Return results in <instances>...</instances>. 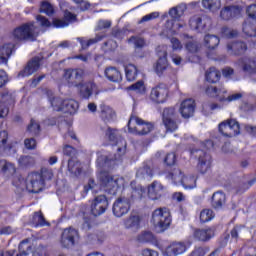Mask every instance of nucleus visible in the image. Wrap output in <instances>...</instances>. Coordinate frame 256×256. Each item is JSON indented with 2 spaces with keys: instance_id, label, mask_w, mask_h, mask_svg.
<instances>
[{
  "instance_id": "obj_1",
  "label": "nucleus",
  "mask_w": 256,
  "mask_h": 256,
  "mask_svg": "<svg viewBox=\"0 0 256 256\" xmlns=\"http://www.w3.org/2000/svg\"><path fill=\"white\" fill-rule=\"evenodd\" d=\"M83 75H85L83 69L68 68L64 70L63 77L73 87H79L80 95L83 99H89L93 95V91H95L97 85L94 82L81 83L83 81Z\"/></svg>"
},
{
  "instance_id": "obj_2",
  "label": "nucleus",
  "mask_w": 256,
  "mask_h": 256,
  "mask_svg": "<svg viewBox=\"0 0 256 256\" xmlns=\"http://www.w3.org/2000/svg\"><path fill=\"white\" fill-rule=\"evenodd\" d=\"M100 186L95 183L93 178L88 180V185L84 187L85 191H92L94 195L99 193V189H104L106 193H115L119 189V179L113 177L109 172H101L99 176Z\"/></svg>"
},
{
  "instance_id": "obj_3",
  "label": "nucleus",
  "mask_w": 256,
  "mask_h": 256,
  "mask_svg": "<svg viewBox=\"0 0 256 256\" xmlns=\"http://www.w3.org/2000/svg\"><path fill=\"white\" fill-rule=\"evenodd\" d=\"M12 185L14 187H21V185H26V187H30L31 193H39L41 189L45 186L43 184V179L41 178L40 172H31L27 175L26 179L23 178L22 175L13 177Z\"/></svg>"
},
{
  "instance_id": "obj_4",
  "label": "nucleus",
  "mask_w": 256,
  "mask_h": 256,
  "mask_svg": "<svg viewBox=\"0 0 256 256\" xmlns=\"http://www.w3.org/2000/svg\"><path fill=\"white\" fill-rule=\"evenodd\" d=\"M172 221L171 212L167 208H157L152 213L151 223L158 233H165Z\"/></svg>"
},
{
  "instance_id": "obj_5",
  "label": "nucleus",
  "mask_w": 256,
  "mask_h": 256,
  "mask_svg": "<svg viewBox=\"0 0 256 256\" xmlns=\"http://www.w3.org/2000/svg\"><path fill=\"white\" fill-rule=\"evenodd\" d=\"M127 127L129 133H134L135 135H149V133L155 129V123L147 122L139 118L135 113H132Z\"/></svg>"
},
{
  "instance_id": "obj_6",
  "label": "nucleus",
  "mask_w": 256,
  "mask_h": 256,
  "mask_svg": "<svg viewBox=\"0 0 256 256\" xmlns=\"http://www.w3.org/2000/svg\"><path fill=\"white\" fill-rule=\"evenodd\" d=\"M189 153L193 159L198 160L197 169L199 173L202 175L209 173V170L213 167V157L211 154L205 152L203 149L193 147L189 149Z\"/></svg>"
},
{
  "instance_id": "obj_7",
  "label": "nucleus",
  "mask_w": 256,
  "mask_h": 256,
  "mask_svg": "<svg viewBox=\"0 0 256 256\" xmlns=\"http://www.w3.org/2000/svg\"><path fill=\"white\" fill-rule=\"evenodd\" d=\"M167 179L175 185H183L185 189H193L195 187V176H185L179 168H173L170 171L164 172Z\"/></svg>"
},
{
  "instance_id": "obj_8",
  "label": "nucleus",
  "mask_w": 256,
  "mask_h": 256,
  "mask_svg": "<svg viewBox=\"0 0 256 256\" xmlns=\"http://www.w3.org/2000/svg\"><path fill=\"white\" fill-rule=\"evenodd\" d=\"M50 103L53 111H62V113H68L69 115H75L79 109V102L73 99L63 100L59 97H53L50 99Z\"/></svg>"
},
{
  "instance_id": "obj_9",
  "label": "nucleus",
  "mask_w": 256,
  "mask_h": 256,
  "mask_svg": "<svg viewBox=\"0 0 256 256\" xmlns=\"http://www.w3.org/2000/svg\"><path fill=\"white\" fill-rule=\"evenodd\" d=\"M169 85L161 82L152 87L149 94V100L155 105H163L169 101Z\"/></svg>"
},
{
  "instance_id": "obj_10",
  "label": "nucleus",
  "mask_w": 256,
  "mask_h": 256,
  "mask_svg": "<svg viewBox=\"0 0 256 256\" xmlns=\"http://www.w3.org/2000/svg\"><path fill=\"white\" fill-rule=\"evenodd\" d=\"M177 121H179V114L175 107L164 108L162 113V123L166 131H169L170 133L177 131V129H179Z\"/></svg>"
},
{
  "instance_id": "obj_11",
  "label": "nucleus",
  "mask_w": 256,
  "mask_h": 256,
  "mask_svg": "<svg viewBox=\"0 0 256 256\" xmlns=\"http://www.w3.org/2000/svg\"><path fill=\"white\" fill-rule=\"evenodd\" d=\"M218 131L223 137H237L241 133V126L235 119H228L218 125Z\"/></svg>"
},
{
  "instance_id": "obj_12",
  "label": "nucleus",
  "mask_w": 256,
  "mask_h": 256,
  "mask_svg": "<svg viewBox=\"0 0 256 256\" xmlns=\"http://www.w3.org/2000/svg\"><path fill=\"white\" fill-rule=\"evenodd\" d=\"M217 228L215 226H208L206 228H194L193 230V239L199 241L200 243H209L213 237Z\"/></svg>"
},
{
  "instance_id": "obj_13",
  "label": "nucleus",
  "mask_w": 256,
  "mask_h": 256,
  "mask_svg": "<svg viewBox=\"0 0 256 256\" xmlns=\"http://www.w3.org/2000/svg\"><path fill=\"white\" fill-rule=\"evenodd\" d=\"M77 239H79V230L73 227H68L63 230L60 243L62 247L69 249L75 246V241H77Z\"/></svg>"
},
{
  "instance_id": "obj_14",
  "label": "nucleus",
  "mask_w": 256,
  "mask_h": 256,
  "mask_svg": "<svg viewBox=\"0 0 256 256\" xmlns=\"http://www.w3.org/2000/svg\"><path fill=\"white\" fill-rule=\"evenodd\" d=\"M109 208V199L105 195L96 196L91 203V213L94 217H99L103 215Z\"/></svg>"
},
{
  "instance_id": "obj_15",
  "label": "nucleus",
  "mask_w": 256,
  "mask_h": 256,
  "mask_svg": "<svg viewBox=\"0 0 256 256\" xmlns=\"http://www.w3.org/2000/svg\"><path fill=\"white\" fill-rule=\"evenodd\" d=\"M43 57L34 56L32 57L25 67L18 73V77H31L34 73H37L41 69V63Z\"/></svg>"
},
{
  "instance_id": "obj_16",
  "label": "nucleus",
  "mask_w": 256,
  "mask_h": 256,
  "mask_svg": "<svg viewBox=\"0 0 256 256\" xmlns=\"http://www.w3.org/2000/svg\"><path fill=\"white\" fill-rule=\"evenodd\" d=\"M33 23H25L20 27L14 29L13 36L19 41H27V39H34L35 34L33 33Z\"/></svg>"
},
{
  "instance_id": "obj_17",
  "label": "nucleus",
  "mask_w": 256,
  "mask_h": 256,
  "mask_svg": "<svg viewBox=\"0 0 256 256\" xmlns=\"http://www.w3.org/2000/svg\"><path fill=\"white\" fill-rule=\"evenodd\" d=\"M106 137L112 145H116L118 153H125L127 151V141L125 138H117V129L108 127L105 132Z\"/></svg>"
},
{
  "instance_id": "obj_18",
  "label": "nucleus",
  "mask_w": 256,
  "mask_h": 256,
  "mask_svg": "<svg viewBox=\"0 0 256 256\" xmlns=\"http://www.w3.org/2000/svg\"><path fill=\"white\" fill-rule=\"evenodd\" d=\"M131 209V200L129 198H118L112 206V213L115 217H123Z\"/></svg>"
},
{
  "instance_id": "obj_19",
  "label": "nucleus",
  "mask_w": 256,
  "mask_h": 256,
  "mask_svg": "<svg viewBox=\"0 0 256 256\" xmlns=\"http://www.w3.org/2000/svg\"><path fill=\"white\" fill-rule=\"evenodd\" d=\"M241 11H243V7L239 5L224 6L220 10V19H222V21H231L235 19V17H239Z\"/></svg>"
},
{
  "instance_id": "obj_20",
  "label": "nucleus",
  "mask_w": 256,
  "mask_h": 256,
  "mask_svg": "<svg viewBox=\"0 0 256 256\" xmlns=\"http://www.w3.org/2000/svg\"><path fill=\"white\" fill-rule=\"evenodd\" d=\"M197 104H195V100L188 98L181 102L179 113L183 117V119H190L195 115V109Z\"/></svg>"
},
{
  "instance_id": "obj_21",
  "label": "nucleus",
  "mask_w": 256,
  "mask_h": 256,
  "mask_svg": "<svg viewBox=\"0 0 256 256\" xmlns=\"http://www.w3.org/2000/svg\"><path fill=\"white\" fill-rule=\"evenodd\" d=\"M185 251H187V245L184 242H173L164 249L163 253L166 256H177L183 255Z\"/></svg>"
},
{
  "instance_id": "obj_22",
  "label": "nucleus",
  "mask_w": 256,
  "mask_h": 256,
  "mask_svg": "<svg viewBox=\"0 0 256 256\" xmlns=\"http://www.w3.org/2000/svg\"><path fill=\"white\" fill-rule=\"evenodd\" d=\"M165 187L161 182L155 180L150 186H148V197L152 201H157L160 197H163Z\"/></svg>"
},
{
  "instance_id": "obj_23",
  "label": "nucleus",
  "mask_w": 256,
  "mask_h": 256,
  "mask_svg": "<svg viewBox=\"0 0 256 256\" xmlns=\"http://www.w3.org/2000/svg\"><path fill=\"white\" fill-rule=\"evenodd\" d=\"M247 43L243 41H236L227 44V50L231 51L232 55H235L236 57H241V55H245L247 53Z\"/></svg>"
},
{
  "instance_id": "obj_24",
  "label": "nucleus",
  "mask_w": 256,
  "mask_h": 256,
  "mask_svg": "<svg viewBox=\"0 0 256 256\" xmlns=\"http://www.w3.org/2000/svg\"><path fill=\"white\" fill-rule=\"evenodd\" d=\"M153 162L149 161L144 163L143 167L139 168L136 172L137 179H153V175H155V170L153 169Z\"/></svg>"
},
{
  "instance_id": "obj_25",
  "label": "nucleus",
  "mask_w": 256,
  "mask_h": 256,
  "mask_svg": "<svg viewBox=\"0 0 256 256\" xmlns=\"http://www.w3.org/2000/svg\"><path fill=\"white\" fill-rule=\"evenodd\" d=\"M159 55V59L156 62L155 73L158 77H163L165 75V71L169 69V62L167 61V51L162 52V55Z\"/></svg>"
},
{
  "instance_id": "obj_26",
  "label": "nucleus",
  "mask_w": 256,
  "mask_h": 256,
  "mask_svg": "<svg viewBox=\"0 0 256 256\" xmlns=\"http://www.w3.org/2000/svg\"><path fill=\"white\" fill-rule=\"evenodd\" d=\"M67 169L74 177H81L83 175V164L79 159H68Z\"/></svg>"
},
{
  "instance_id": "obj_27",
  "label": "nucleus",
  "mask_w": 256,
  "mask_h": 256,
  "mask_svg": "<svg viewBox=\"0 0 256 256\" xmlns=\"http://www.w3.org/2000/svg\"><path fill=\"white\" fill-rule=\"evenodd\" d=\"M104 75L108 81H111L112 83H121L123 81L121 71L113 66L107 67L104 71Z\"/></svg>"
},
{
  "instance_id": "obj_28",
  "label": "nucleus",
  "mask_w": 256,
  "mask_h": 256,
  "mask_svg": "<svg viewBox=\"0 0 256 256\" xmlns=\"http://www.w3.org/2000/svg\"><path fill=\"white\" fill-rule=\"evenodd\" d=\"M238 65L242 68L244 73H255L256 71V60L243 57L238 60Z\"/></svg>"
},
{
  "instance_id": "obj_29",
  "label": "nucleus",
  "mask_w": 256,
  "mask_h": 256,
  "mask_svg": "<svg viewBox=\"0 0 256 256\" xmlns=\"http://www.w3.org/2000/svg\"><path fill=\"white\" fill-rule=\"evenodd\" d=\"M126 81L130 83L137 81L139 75H141V70L134 64H127L124 68Z\"/></svg>"
},
{
  "instance_id": "obj_30",
  "label": "nucleus",
  "mask_w": 256,
  "mask_h": 256,
  "mask_svg": "<svg viewBox=\"0 0 256 256\" xmlns=\"http://www.w3.org/2000/svg\"><path fill=\"white\" fill-rule=\"evenodd\" d=\"M205 79L207 83H219V81H221V71L217 70L216 67L212 66L206 70Z\"/></svg>"
},
{
  "instance_id": "obj_31",
  "label": "nucleus",
  "mask_w": 256,
  "mask_h": 256,
  "mask_svg": "<svg viewBox=\"0 0 256 256\" xmlns=\"http://www.w3.org/2000/svg\"><path fill=\"white\" fill-rule=\"evenodd\" d=\"M225 201H227V196L224 194V192L217 191L212 195L211 205L213 209H222Z\"/></svg>"
},
{
  "instance_id": "obj_32",
  "label": "nucleus",
  "mask_w": 256,
  "mask_h": 256,
  "mask_svg": "<svg viewBox=\"0 0 256 256\" xmlns=\"http://www.w3.org/2000/svg\"><path fill=\"white\" fill-rule=\"evenodd\" d=\"M1 173L6 175V177H14L15 173H17V168L15 164L3 159L0 160Z\"/></svg>"
},
{
  "instance_id": "obj_33",
  "label": "nucleus",
  "mask_w": 256,
  "mask_h": 256,
  "mask_svg": "<svg viewBox=\"0 0 256 256\" xmlns=\"http://www.w3.org/2000/svg\"><path fill=\"white\" fill-rule=\"evenodd\" d=\"M32 225L34 227H49L51 223H49L46 219L45 216L43 215V212L38 211L34 212L32 216Z\"/></svg>"
},
{
  "instance_id": "obj_34",
  "label": "nucleus",
  "mask_w": 256,
  "mask_h": 256,
  "mask_svg": "<svg viewBox=\"0 0 256 256\" xmlns=\"http://www.w3.org/2000/svg\"><path fill=\"white\" fill-rule=\"evenodd\" d=\"M219 43H221V39L217 35L207 34L204 37V45L207 49H210V51L217 49V47H219Z\"/></svg>"
},
{
  "instance_id": "obj_35",
  "label": "nucleus",
  "mask_w": 256,
  "mask_h": 256,
  "mask_svg": "<svg viewBox=\"0 0 256 256\" xmlns=\"http://www.w3.org/2000/svg\"><path fill=\"white\" fill-rule=\"evenodd\" d=\"M99 114L102 121H104V123H107L111 121V119H113V115H114L113 108L108 105L101 104Z\"/></svg>"
},
{
  "instance_id": "obj_36",
  "label": "nucleus",
  "mask_w": 256,
  "mask_h": 256,
  "mask_svg": "<svg viewBox=\"0 0 256 256\" xmlns=\"http://www.w3.org/2000/svg\"><path fill=\"white\" fill-rule=\"evenodd\" d=\"M105 39V35H96L95 38H91L89 40H85L84 38H78L81 48L83 50L89 49L91 45H95V43H99V41H103Z\"/></svg>"
},
{
  "instance_id": "obj_37",
  "label": "nucleus",
  "mask_w": 256,
  "mask_h": 256,
  "mask_svg": "<svg viewBox=\"0 0 256 256\" xmlns=\"http://www.w3.org/2000/svg\"><path fill=\"white\" fill-rule=\"evenodd\" d=\"M242 31L246 37H256V25L255 23L251 22L248 18L242 26Z\"/></svg>"
},
{
  "instance_id": "obj_38",
  "label": "nucleus",
  "mask_w": 256,
  "mask_h": 256,
  "mask_svg": "<svg viewBox=\"0 0 256 256\" xmlns=\"http://www.w3.org/2000/svg\"><path fill=\"white\" fill-rule=\"evenodd\" d=\"M12 53H13V46L10 43L4 44L3 46L0 47V61L2 63H7Z\"/></svg>"
},
{
  "instance_id": "obj_39",
  "label": "nucleus",
  "mask_w": 256,
  "mask_h": 256,
  "mask_svg": "<svg viewBox=\"0 0 256 256\" xmlns=\"http://www.w3.org/2000/svg\"><path fill=\"white\" fill-rule=\"evenodd\" d=\"M39 13H44L47 17L55 15V7L49 1L44 0L40 3Z\"/></svg>"
},
{
  "instance_id": "obj_40",
  "label": "nucleus",
  "mask_w": 256,
  "mask_h": 256,
  "mask_svg": "<svg viewBox=\"0 0 256 256\" xmlns=\"http://www.w3.org/2000/svg\"><path fill=\"white\" fill-rule=\"evenodd\" d=\"M62 153L64 157H68L69 159H77L79 157V150L77 148L69 145V144H64L62 147Z\"/></svg>"
},
{
  "instance_id": "obj_41",
  "label": "nucleus",
  "mask_w": 256,
  "mask_h": 256,
  "mask_svg": "<svg viewBox=\"0 0 256 256\" xmlns=\"http://www.w3.org/2000/svg\"><path fill=\"white\" fill-rule=\"evenodd\" d=\"M200 223H209V221H213L215 219V212L212 209L205 208L200 212Z\"/></svg>"
},
{
  "instance_id": "obj_42",
  "label": "nucleus",
  "mask_w": 256,
  "mask_h": 256,
  "mask_svg": "<svg viewBox=\"0 0 256 256\" xmlns=\"http://www.w3.org/2000/svg\"><path fill=\"white\" fill-rule=\"evenodd\" d=\"M202 6L208 11H217L221 7V1L219 0H202Z\"/></svg>"
},
{
  "instance_id": "obj_43",
  "label": "nucleus",
  "mask_w": 256,
  "mask_h": 256,
  "mask_svg": "<svg viewBox=\"0 0 256 256\" xmlns=\"http://www.w3.org/2000/svg\"><path fill=\"white\" fill-rule=\"evenodd\" d=\"M125 225L127 229H139L141 225V217L130 216L126 221Z\"/></svg>"
},
{
  "instance_id": "obj_44",
  "label": "nucleus",
  "mask_w": 256,
  "mask_h": 256,
  "mask_svg": "<svg viewBox=\"0 0 256 256\" xmlns=\"http://www.w3.org/2000/svg\"><path fill=\"white\" fill-rule=\"evenodd\" d=\"M28 133H31L33 137H39L41 135V125L35 122L34 119L30 120V124L27 127Z\"/></svg>"
},
{
  "instance_id": "obj_45",
  "label": "nucleus",
  "mask_w": 256,
  "mask_h": 256,
  "mask_svg": "<svg viewBox=\"0 0 256 256\" xmlns=\"http://www.w3.org/2000/svg\"><path fill=\"white\" fill-rule=\"evenodd\" d=\"M140 243H157V238L151 232H144L138 236Z\"/></svg>"
},
{
  "instance_id": "obj_46",
  "label": "nucleus",
  "mask_w": 256,
  "mask_h": 256,
  "mask_svg": "<svg viewBox=\"0 0 256 256\" xmlns=\"http://www.w3.org/2000/svg\"><path fill=\"white\" fill-rule=\"evenodd\" d=\"M189 26L192 31H201L203 29V18L193 17L189 20Z\"/></svg>"
},
{
  "instance_id": "obj_47",
  "label": "nucleus",
  "mask_w": 256,
  "mask_h": 256,
  "mask_svg": "<svg viewBox=\"0 0 256 256\" xmlns=\"http://www.w3.org/2000/svg\"><path fill=\"white\" fill-rule=\"evenodd\" d=\"M117 47H119L117 41L110 39L104 42L102 49H104L105 53H113V51H115Z\"/></svg>"
},
{
  "instance_id": "obj_48",
  "label": "nucleus",
  "mask_w": 256,
  "mask_h": 256,
  "mask_svg": "<svg viewBox=\"0 0 256 256\" xmlns=\"http://www.w3.org/2000/svg\"><path fill=\"white\" fill-rule=\"evenodd\" d=\"M41 179L45 185V181H51L53 179V169L43 167L40 170Z\"/></svg>"
},
{
  "instance_id": "obj_49",
  "label": "nucleus",
  "mask_w": 256,
  "mask_h": 256,
  "mask_svg": "<svg viewBox=\"0 0 256 256\" xmlns=\"http://www.w3.org/2000/svg\"><path fill=\"white\" fill-rule=\"evenodd\" d=\"M184 13L185 11L181 7H173L169 10V15L174 21H179Z\"/></svg>"
},
{
  "instance_id": "obj_50",
  "label": "nucleus",
  "mask_w": 256,
  "mask_h": 256,
  "mask_svg": "<svg viewBox=\"0 0 256 256\" xmlns=\"http://www.w3.org/2000/svg\"><path fill=\"white\" fill-rule=\"evenodd\" d=\"M164 163L167 167H174L177 163V154L170 152L164 157Z\"/></svg>"
},
{
  "instance_id": "obj_51",
  "label": "nucleus",
  "mask_w": 256,
  "mask_h": 256,
  "mask_svg": "<svg viewBox=\"0 0 256 256\" xmlns=\"http://www.w3.org/2000/svg\"><path fill=\"white\" fill-rule=\"evenodd\" d=\"M128 89L130 91H136V93H145V82L143 80H139L136 83L130 85Z\"/></svg>"
},
{
  "instance_id": "obj_52",
  "label": "nucleus",
  "mask_w": 256,
  "mask_h": 256,
  "mask_svg": "<svg viewBox=\"0 0 256 256\" xmlns=\"http://www.w3.org/2000/svg\"><path fill=\"white\" fill-rule=\"evenodd\" d=\"M243 98V94L241 93H235L228 97H220L218 101L220 103H233V101H239V99Z\"/></svg>"
},
{
  "instance_id": "obj_53",
  "label": "nucleus",
  "mask_w": 256,
  "mask_h": 256,
  "mask_svg": "<svg viewBox=\"0 0 256 256\" xmlns=\"http://www.w3.org/2000/svg\"><path fill=\"white\" fill-rule=\"evenodd\" d=\"M208 251V246H198L195 247L188 256H206Z\"/></svg>"
},
{
  "instance_id": "obj_54",
  "label": "nucleus",
  "mask_w": 256,
  "mask_h": 256,
  "mask_svg": "<svg viewBox=\"0 0 256 256\" xmlns=\"http://www.w3.org/2000/svg\"><path fill=\"white\" fill-rule=\"evenodd\" d=\"M9 139V133L5 130L0 132V151L7 149V141Z\"/></svg>"
},
{
  "instance_id": "obj_55",
  "label": "nucleus",
  "mask_w": 256,
  "mask_h": 256,
  "mask_svg": "<svg viewBox=\"0 0 256 256\" xmlns=\"http://www.w3.org/2000/svg\"><path fill=\"white\" fill-rule=\"evenodd\" d=\"M246 15L248 16V19H251L252 21H256V3L250 4L246 8Z\"/></svg>"
},
{
  "instance_id": "obj_56",
  "label": "nucleus",
  "mask_w": 256,
  "mask_h": 256,
  "mask_svg": "<svg viewBox=\"0 0 256 256\" xmlns=\"http://www.w3.org/2000/svg\"><path fill=\"white\" fill-rule=\"evenodd\" d=\"M52 27L55 29H64V27H69L68 23L63 19L53 18Z\"/></svg>"
},
{
  "instance_id": "obj_57",
  "label": "nucleus",
  "mask_w": 256,
  "mask_h": 256,
  "mask_svg": "<svg viewBox=\"0 0 256 256\" xmlns=\"http://www.w3.org/2000/svg\"><path fill=\"white\" fill-rule=\"evenodd\" d=\"M36 21L40 23L42 27H45L46 29H49V27H52L51 21L43 15H37L36 16Z\"/></svg>"
},
{
  "instance_id": "obj_58",
  "label": "nucleus",
  "mask_w": 256,
  "mask_h": 256,
  "mask_svg": "<svg viewBox=\"0 0 256 256\" xmlns=\"http://www.w3.org/2000/svg\"><path fill=\"white\" fill-rule=\"evenodd\" d=\"M63 19L66 23H68L69 26L70 23H73V21H77V15L73 14V12L69 10H65Z\"/></svg>"
},
{
  "instance_id": "obj_59",
  "label": "nucleus",
  "mask_w": 256,
  "mask_h": 256,
  "mask_svg": "<svg viewBox=\"0 0 256 256\" xmlns=\"http://www.w3.org/2000/svg\"><path fill=\"white\" fill-rule=\"evenodd\" d=\"M256 179L253 178L252 180L248 181V182H244L241 184V188L237 189V193H245V191H247V189H249L250 187H253V185H255Z\"/></svg>"
},
{
  "instance_id": "obj_60",
  "label": "nucleus",
  "mask_w": 256,
  "mask_h": 256,
  "mask_svg": "<svg viewBox=\"0 0 256 256\" xmlns=\"http://www.w3.org/2000/svg\"><path fill=\"white\" fill-rule=\"evenodd\" d=\"M24 145L26 149L33 151V149H37V140L35 138H27L24 140Z\"/></svg>"
},
{
  "instance_id": "obj_61",
  "label": "nucleus",
  "mask_w": 256,
  "mask_h": 256,
  "mask_svg": "<svg viewBox=\"0 0 256 256\" xmlns=\"http://www.w3.org/2000/svg\"><path fill=\"white\" fill-rule=\"evenodd\" d=\"M205 94L208 96V97H219V90L217 87L215 86H208L206 87L205 89Z\"/></svg>"
},
{
  "instance_id": "obj_62",
  "label": "nucleus",
  "mask_w": 256,
  "mask_h": 256,
  "mask_svg": "<svg viewBox=\"0 0 256 256\" xmlns=\"http://www.w3.org/2000/svg\"><path fill=\"white\" fill-rule=\"evenodd\" d=\"M20 167H30L31 166V156H21L18 160Z\"/></svg>"
},
{
  "instance_id": "obj_63",
  "label": "nucleus",
  "mask_w": 256,
  "mask_h": 256,
  "mask_svg": "<svg viewBox=\"0 0 256 256\" xmlns=\"http://www.w3.org/2000/svg\"><path fill=\"white\" fill-rule=\"evenodd\" d=\"M100 161H102L103 167H111L115 163V159L109 158V156L100 157Z\"/></svg>"
},
{
  "instance_id": "obj_64",
  "label": "nucleus",
  "mask_w": 256,
  "mask_h": 256,
  "mask_svg": "<svg viewBox=\"0 0 256 256\" xmlns=\"http://www.w3.org/2000/svg\"><path fill=\"white\" fill-rule=\"evenodd\" d=\"M241 231V226L236 225L232 228L230 231V235L232 239H235V241L239 240V232Z\"/></svg>"
}]
</instances>
